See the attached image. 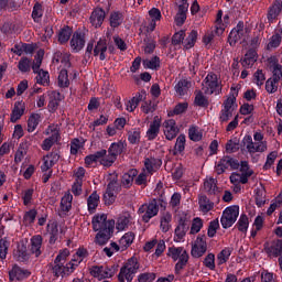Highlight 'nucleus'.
Listing matches in <instances>:
<instances>
[{"mask_svg":"<svg viewBox=\"0 0 282 282\" xmlns=\"http://www.w3.org/2000/svg\"><path fill=\"white\" fill-rule=\"evenodd\" d=\"M95 232V243L99 246L107 245L113 237L115 220L108 219L107 214H95L91 220Z\"/></svg>","mask_w":282,"mask_h":282,"instance_id":"f257e3e1","label":"nucleus"},{"mask_svg":"<svg viewBox=\"0 0 282 282\" xmlns=\"http://www.w3.org/2000/svg\"><path fill=\"white\" fill-rule=\"evenodd\" d=\"M166 256L172 258L175 264V274L180 275L189 261V254L184 247H169Z\"/></svg>","mask_w":282,"mask_h":282,"instance_id":"f03ea898","label":"nucleus"},{"mask_svg":"<svg viewBox=\"0 0 282 282\" xmlns=\"http://www.w3.org/2000/svg\"><path fill=\"white\" fill-rule=\"evenodd\" d=\"M124 150H127V143L123 141L113 142L108 148V155L106 154L105 159H101L100 165L105 167H111L117 161V158L121 155Z\"/></svg>","mask_w":282,"mask_h":282,"instance_id":"7ed1b4c3","label":"nucleus"},{"mask_svg":"<svg viewBox=\"0 0 282 282\" xmlns=\"http://www.w3.org/2000/svg\"><path fill=\"white\" fill-rule=\"evenodd\" d=\"M140 268V264L138 262V259L135 257H131L120 269L118 274L119 282H132L134 276L138 274V270Z\"/></svg>","mask_w":282,"mask_h":282,"instance_id":"20e7f679","label":"nucleus"},{"mask_svg":"<svg viewBox=\"0 0 282 282\" xmlns=\"http://www.w3.org/2000/svg\"><path fill=\"white\" fill-rule=\"evenodd\" d=\"M240 215V206L234 205L223 210V217L220 219L224 229L232 227Z\"/></svg>","mask_w":282,"mask_h":282,"instance_id":"39448f33","label":"nucleus"},{"mask_svg":"<svg viewBox=\"0 0 282 282\" xmlns=\"http://www.w3.org/2000/svg\"><path fill=\"white\" fill-rule=\"evenodd\" d=\"M160 213V206L156 199H152L149 204H143L138 210L141 219L144 224H149L150 219L158 216Z\"/></svg>","mask_w":282,"mask_h":282,"instance_id":"423d86ee","label":"nucleus"},{"mask_svg":"<svg viewBox=\"0 0 282 282\" xmlns=\"http://www.w3.org/2000/svg\"><path fill=\"white\" fill-rule=\"evenodd\" d=\"M239 170L240 162L230 155H224L218 162L215 163V171L217 175H223L226 170Z\"/></svg>","mask_w":282,"mask_h":282,"instance_id":"0eeeda50","label":"nucleus"},{"mask_svg":"<svg viewBox=\"0 0 282 282\" xmlns=\"http://www.w3.org/2000/svg\"><path fill=\"white\" fill-rule=\"evenodd\" d=\"M202 86H204L203 89L205 95H217L219 94V90H221L217 74L213 72L207 74L206 78L202 82Z\"/></svg>","mask_w":282,"mask_h":282,"instance_id":"6e6552de","label":"nucleus"},{"mask_svg":"<svg viewBox=\"0 0 282 282\" xmlns=\"http://www.w3.org/2000/svg\"><path fill=\"white\" fill-rule=\"evenodd\" d=\"M191 219L187 214L183 213L178 218V224L175 229V238L176 242H181L184 240L186 232L189 230Z\"/></svg>","mask_w":282,"mask_h":282,"instance_id":"1a4fd4ad","label":"nucleus"},{"mask_svg":"<svg viewBox=\"0 0 282 282\" xmlns=\"http://www.w3.org/2000/svg\"><path fill=\"white\" fill-rule=\"evenodd\" d=\"M117 269L118 267H116L115 264H112L111 267L95 265L90 269V275L98 280L109 279L113 278Z\"/></svg>","mask_w":282,"mask_h":282,"instance_id":"9d476101","label":"nucleus"},{"mask_svg":"<svg viewBox=\"0 0 282 282\" xmlns=\"http://www.w3.org/2000/svg\"><path fill=\"white\" fill-rule=\"evenodd\" d=\"M206 251H207L206 235L199 234L195 242L192 245L191 256L194 258H202L203 256H205Z\"/></svg>","mask_w":282,"mask_h":282,"instance_id":"9b49d317","label":"nucleus"},{"mask_svg":"<svg viewBox=\"0 0 282 282\" xmlns=\"http://www.w3.org/2000/svg\"><path fill=\"white\" fill-rule=\"evenodd\" d=\"M43 241H44V238L42 235L32 236L30 239V247H29L30 254H33L36 258L42 256L44 251Z\"/></svg>","mask_w":282,"mask_h":282,"instance_id":"f8f14e48","label":"nucleus"},{"mask_svg":"<svg viewBox=\"0 0 282 282\" xmlns=\"http://www.w3.org/2000/svg\"><path fill=\"white\" fill-rule=\"evenodd\" d=\"M31 275H32L31 271H29L26 269H22L21 267H19V264H14L12 270L9 271V280L11 282H13V281L22 282V281L29 279Z\"/></svg>","mask_w":282,"mask_h":282,"instance_id":"ddd939ff","label":"nucleus"},{"mask_svg":"<svg viewBox=\"0 0 282 282\" xmlns=\"http://www.w3.org/2000/svg\"><path fill=\"white\" fill-rule=\"evenodd\" d=\"M163 126L165 128V139L169 141L174 140L180 132V129L176 126V121L174 119H167L164 121Z\"/></svg>","mask_w":282,"mask_h":282,"instance_id":"4468645a","label":"nucleus"},{"mask_svg":"<svg viewBox=\"0 0 282 282\" xmlns=\"http://www.w3.org/2000/svg\"><path fill=\"white\" fill-rule=\"evenodd\" d=\"M263 248H264V252L269 257L278 258L279 256H282V240H279V239L274 240L273 242H271V245L265 242L263 245Z\"/></svg>","mask_w":282,"mask_h":282,"instance_id":"2eb2a0df","label":"nucleus"},{"mask_svg":"<svg viewBox=\"0 0 282 282\" xmlns=\"http://www.w3.org/2000/svg\"><path fill=\"white\" fill-rule=\"evenodd\" d=\"M106 11L102 8H95L91 12L89 21L96 29L101 28L105 22Z\"/></svg>","mask_w":282,"mask_h":282,"instance_id":"dca6fc26","label":"nucleus"},{"mask_svg":"<svg viewBox=\"0 0 282 282\" xmlns=\"http://www.w3.org/2000/svg\"><path fill=\"white\" fill-rule=\"evenodd\" d=\"M282 13V0H273V3L268 9V21L274 23L278 17Z\"/></svg>","mask_w":282,"mask_h":282,"instance_id":"f3484780","label":"nucleus"},{"mask_svg":"<svg viewBox=\"0 0 282 282\" xmlns=\"http://www.w3.org/2000/svg\"><path fill=\"white\" fill-rule=\"evenodd\" d=\"M145 99H147L145 90H141V93H137L135 96L130 98V100L126 104L127 111L134 112L138 109L139 104Z\"/></svg>","mask_w":282,"mask_h":282,"instance_id":"a211bd4d","label":"nucleus"},{"mask_svg":"<svg viewBox=\"0 0 282 282\" xmlns=\"http://www.w3.org/2000/svg\"><path fill=\"white\" fill-rule=\"evenodd\" d=\"M161 119L155 116L153 121L150 123V128L147 131V138L149 141L155 140L160 135Z\"/></svg>","mask_w":282,"mask_h":282,"instance_id":"6ab92c4d","label":"nucleus"},{"mask_svg":"<svg viewBox=\"0 0 282 282\" xmlns=\"http://www.w3.org/2000/svg\"><path fill=\"white\" fill-rule=\"evenodd\" d=\"M107 50H108V44L106 39L100 37L98 42L95 44L94 56L99 55V61L104 62L107 59V55H106Z\"/></svg>","mask_w":282,"mask_h":282,"instance_id":"aec40b11","label":"nucleus"},{"mask_svg":"<svg viewBox=\"0 0 282 282\" xmlns=\"http://www.w3.org/2000/svg\"><path fill=\"white\" fill-rule=\"evenodd\" d=\"M107 150L101 149L95 152V154H89L84 158V163L86 166H91L94 163H101V160L106 159Z\"/></svg>","mask_w":282,"mask_h":282,"instance_id":"412c9836","label":"nucleus"},{"mask_svg":"<svg viewBox=\"0 0 282 282\" xmlns=\"http://www.w3.org/2000/svg\"><path fill=\"white\" fill-rule=\"evenodd\" d=\"M257 61L258 53L254 51V48H249L246 52L245 57L240 59V63L245 68H252Z\"/></svg>","mask_w":282,"mask_h":282,"instance_id":"4be33fe9","label":"nucleus"},{"mask_svg":"<svg viewBox=\"0 0 282 282\" xmlns=\"http://www.w3.org/2000/svg\"><path fill=\"white\" fill-rule=\"evenodd\" d=\"M85 39L82 33L75 32L70 41L73 53H79L85 47Z\"/></svg>","mask_w":282,"mask_h":282,"instance_id":"5701e85b","label":"nucleus"},{"mask_svg":"<svg viewBox=\"0 0 282 282\" xmlns=\"http://www.w3.org/2000/svg\"><path fill=\"white\" fill-rule=\"evenodd\" d=\"M138 169H130L128 172L123 173L121 178V184L124 188H130L134 182V178L138 176Z\"/></svg>","mask_w":282,"mask_h":282,"instance_id":"b1692460","label":"nucleus"},{"mask_svg":"<svg viewBox=\"0 0 282 282\" xmlns=\"http://www.w3.org/2000/svg\"><path fill=\"white\" fill-rule=\"evenodd\" d=\"M26 107L23 101H15L14 108L11 112V122L17 123L19 119L24 115Z\"/></svg>","mask_w":282,"mask_h":282,"instance_id":"393cba45","label":"nucleus"},{"mask_svg":"<svg viewBox=\"0 0 282 282\" xmlns=\"http://www.w3.org/2000/svg\"><path fill=\"white\" fill-rule=\"evenodd\" d=\"M231 96L228 97L227 99H225L224 104H223V109L225 110H229V111H235V104L237 101V97L239 95V90H237V88L231 87Z\"/></svg>","mask_w":282,"mask_h":282,"instance_id":"a878e982","label":"nucleus"},{"mask_svg":"<svg viewBox=\"0 0 282 282\" xmlns=\"http://www.w3.org/2000/svg\"><path fill=\"white\" fill-rule=\"evenodd\" d=\"M100 204V196L97 192H94L88 198H87V210L90 215L95 214L98 206Z\"/></svg>","mask_w":282,"mask_h":282,"instance_id":"bb28decb","label":"nucleus"},{"mask_svg":"<svg viewBox=\"0 0 282 282\" xmlns=\"http://www.w3.org/2000/svg\"><path fill=\"white\" fill-rule=\"evenodd\" d=\"M162 165V160L156 158H145L144 159V167L147 173L153 175L154 169H160Z\"/></svg>","mask_w":282,"mask_h":282,"instance_id":"cd10ccee","label":"nucleus"},{"mask_svg":"<svg viewBox=\"0 0 282 282\" xmlns=\"http://www.w3.org/2000/svg\"><path fill=\"white\" fill-rule=\"evenodd\" d=\"M14 257L18 262L25 263L30 259V253H28V248L24 243L19 245L15 249Z\"/></svg>","mask_w":282,"mask_h":282,"instance_id":"c85d7f7f","label":"nucleus"},{"mask_svg":"<svg viewBox=\"0 0 282 282\" xmlns=\"http://www.w3.org/2000/svg\"><path fill=\"white\" fill-rule=\"evenodd\" d=\"M198 33L196 30H192L187 37L183 40V48L188 51L195 47V43L197 42Z\"/></svg>","mask_w":282,"mask_h":282,"instance_id":"c756f323","label":"nucleus"},{"mask_svg":"<svg viewBox=\"0 0 282 282\" xmlns=\"http://www.w3.org/2000/svg\"><path fill=\"white\" fill-rule=\"evenodd\" d=\"M123 21L124 15L121 13V11H112L109 17V24L112 29H117L122 25Z\"/></svg>","mask_w":282,"mask_h":282,"instance_id":"7c9ffc66","label":"nucleus"},{"mask_svg":"<svg viewBox=\"0 0 282 282\" xmlns=\"http://www.w3.org/2000/svg\"><path fill=\"white\" fill-rule=\"evenodd\" d=\"M194 106L200 107L203 109H207L209 106L208 97L202 90L195 91Z\"/></svg>","mask_w":282,"mask_h":282,"instance_id":"2f4dec72","label":"nucleus"},{"mask_svg":"<svg viewBox=\"0 0 282 282\" xmlns=\"http://www.w3.org/2000/svg\"><path fill=\"white\" fill-rule=\"evenodd\" d=\"M134 239H135V235L133 232L124 234L119 240V246H120L121 251H124L128 248H130V246L133 243Z\"/></svg>","mask_w":282,"mask_h":282,"instance_id":"473e14b6","label":"nucleus"},{"mask_svg":"<svg viewBox=\"0 0 282 282\" xmlns=\"http://www.w3.org/2000/svg\"><path fill=\"white\" fill-rule=\"evenodd\" d=\"M42 121V116L39 112H33L28 119V132H34Z\"/></svg>","mask_w":282,"mask_h":282,"instance_id":"72a5a7b5","label":"nucleus"},{"mask_svg":"<svg viewBox=\"0 0 282 282\" xmlns=\"http://www.w3.org/2000/svg\"><path fill=\"white\" fill-rule=\"evenodd\" d=\"M198 206L203 213H209L214 209L215 204L206 195H203L198 197Z\"/></svg>","mask_w":282,"mask_h":282,"instance_id":"f704fd0d","label":"nucleus"},{"mask_svg":"<svg viewBox=\"0 0 282 282\" xmlns=\"http://www.w3.org/2000/svg\"><path fill=\"white\" fill-rule=\"evenodd\" d=\"M191 86H192V82H189L187 79H181L175 85V91L177 95L184 96L187 94Z\"/></svg>","mask_w":282,"mask_h":282,"instance_id":"c9c22d12","label":"nucleus"},{"mask_svg":"<svg viewBox=\"0 0 282 282\" xmlns=\"http://www.w3.org/2000/svg\"><path fill=\"white\" fill-rule=\"evenodd\" d=\"M70 85V82L68 79V72L66 68H62V70L58 74L57 78V86L62 89L68 88Z\"/></svg>","mask_w":282,"mask_h":282,"instance_id":"e433bc0d","label":"nucleus"},{"mask_svg":"<svg viewBox=\"0 0 282 282\" xmlns=\"http://www.w3.org/2000/svg\"><path fill=\"white\" fill-rule=\"evenodd\" d=\"M204 189L209 195H217L219 193V189L217 187V180L212 177V178L205 181L204 182Z\"/></svg>","mask_w":282,"mask_h":282,"instance_id":"4c0bfd02","label":"nucleus"},{"mask_svg":"<svg viewBox=\"0 0 282 282\" xmlns=\"http://www.w3.org/2000/svg\"><path fill=\"white\" fill-rule=\"evenodd\" d=\"M234 249L230 247L224 248L220 253L217 256V264L223 265L227 263L230 259V256L232 253Z\"/></svg>","mask_w":282,"mask_h":282,"instance_id":"58836bf2","label":"nucleus"},{"mask_svg":"<svg viewBox=\"0 0 282 282\" xmlns=\"http://www.w3.org/2000/svg\"><path fill=\"white\" fill-rule=\"evenodd\" d=\"M172 215L170 212L163 214L160 220V228L163 232H167L171 229Z\"/></svg>","mask_w":282,"mask_h":282,"instance_id":"ea45409f","label":"nucleus"},{"mask_svg":"<svg viewBox=\"0 0 282 282\" xmlns=\"http://www.w3.org/2000/svg\"><path fill=\"white\" fill-rule=\"evenodd\" d=\"M44 15V9L43 6L39 2H36L32 10V19L35 23H40L42 21V18Z\"/></svg>","mask_w":282,"mask_h":282,"instance_id":"a19ab883","label":"nucleus"},{"mask_svg":"<svg viewBox=\"0 0 282 282\" xmlns=\"http://www.w3.org/2000/svg\"><path fill=\"white\" fill-rule=\"evenodd\" d=\"M188 139L193 142H199L203 140V132L199 131L197 126H191L188 129Z\"/></svg>","mask_w":282,"mask_h":282,"instance_id":"79ce46f5","label":"nucleus"},{"mask_svg":"<svg viewBox=\"0 0 282 282\" xmlns=\"http://www.w3.org/2000/svg\"><path fill=\"white\" fill-rule=\"evenodd\" d=\"M50 269L52 270V274L55 279L65 278L64 274V263L62 262H54V264H51Z\"/></svg>","mask_w":282,"mask_h":282,"instance_id":"37998d69","label":"nucleus"},{"mask_svg":"<svg viewBox=\"0 0 282 282\" xmlns=\"http://www.w3.org/2000/svg\"><path fill=\"white\" fill-rule=\"evenodd\" d=\"M270 72L272 73V77L274 80L280 82L282 79V65L278 64L276 61L272 62L270 65Z\"/></svg>","mask_w":282,"mask_h":282,"instance_id":"c03bdc74","label":"nucleus"},{"mask_svg":"<svg viewBox=\"0 0 282 282\" xmlns=\"http://www.w3.org/2000/svg\"><path fill=\"white\" fill-rule=\"evenodd\" d=\"M185 143H186V135L185 134H180L176 138V144H175V149H174L173 154L177 155V154L184 153Z\"/></svg>","mask_w":282,"mask_h":282,"instance_id":"a18cd8bd","label":"nucleus"},{"mask_svg":"<svg viewBox=\"0 0 282 282\" xmlns=\"http://www.w3.org/2000/svg\"><path fill=\"white\" fill-rule=\"evenodd\" d=\"M73 203V195L70 193H66L61 200V207L63 213H69Z\"/></svg>","mask_w":282,"mask_h":282,"instance_id":"49530a36","label":"nucleus"},{"mask_svg":"<svg viewBox=\"0 0 282 282\" xmlns=\"http://www.w3.org/2000/svg\"><path fill=\"white\" fill-rule=\"evenodd\" d=\"M160 57L159 56H154L151 59L147 58L142 61V66L144 68H149V69H158L160 68Z\"/></svg>","mask_w":282,"mask_h":282,"instance_id":"de8ad7c7","label":"nucleus"},{"mask_svg":"<svg viewBox=\"0 0 282 282\" xmlns=\"http://www.w3.org/2000/svg\"><path fill=\"white\" fill-rule=\"evenodd\" d=\"M73 34V30L69 26H64L58 33V42L65 44L68 42Z\"/></svg>","mask_w":282,"mask_h":282,"instance_id":"09e8293b","label":"nucleus"},{"mask_svg":"<svg viewBox=\"0 0 282 282\" xmlns=\"http://www.w3.org/2000/svg\"><path fill=\"white\" fill-rule=\"evenodd\" d=\"M235 227H238V230L241 232H247L249 228V218L247 214H241Z\"/></svg>","mask_w":282,"mask_h":282,"instance_id":"8fccbe9b","label":"nucleus"},{"mask_svg":"<svg viewBox=\"0 0 282 282\" xmlns=\"http://www.w3.org/2000/svg\"><path fill=\"white\" fill-rule=\"evenodd\" d=\"M52 95H53V98H51V100L48 101V112L54 113L56 112L57 107L59 105L58 101L61 100L59 99L61 94L53 91Z\"/></svg>","mask_w":282,"mask_h":282,"instance_id":"3c124183","label":"nucleus"},{"mask_svg":"<svg viewBox=\"0 0 282 282\" xmlns=\"http://www.w3.org/2000/svg\"><path fill=\"white\" fill-rule=\"evenodd\" d=\"M32 61L28 57H22L18 63V68L21 73L26 74L31 72Z\"/></svg>","mask_w":282,"mask_h":282,"instance_id":"603ef678","label":"nucleus"},{"mask_svg":"<svg viewBox=\"0 0 282 282\" xmlns=\"http://www.w3.org/2000/svg\"><path fill=\"white\" fill-rule=\"evenodd\" d=\"M36 216H37V210L34 208L25 212L23 217L24 225H29V226L34 225Z\"/></svg>","mask_w":282,"mask_h":282,"instance_id":"864d4df0","label":"nucleus"},{"mask_svg":"<svg viewBox=\"0 0 282 282\" xmlns=\"http://www.w3.org/2000/svg\"><path fill=\"white\" fill-rule=\"evenodd\" d=\"M185 36H186L185 30H180L173 34L171 42L173 45H181V44L184 45Z\"/></svg>","mask_w":282,"mask_h":282,"instance_id":"5fc2aeb1","label":"nucleus"},{"mask_svg":"<svg viewBox=\"0 0 282 282\" xmlns=\"http://www.w3.org/2000/svg\"><path fill=\"white\" fill-rule=\"evenodd\" d=\"M36 83L41 86H47L50 83V73L41 69V72L37 73Z\"/></svg>","mask_w":282,"mask_h":282,"instance_id":"6e6d98bb","label":"nucleus"},{"mask_svg":"<svg viewBox=\"0 0 282 282\" xmlns=\"http://www.w3.org/2000/svg\"><path fill=\"white\" fill-rule=\"evenodd\" d=\"M34 197V188H26L22 192L21 198L25 206H29Z\"/></svg>","mask_w":282,"mask_h":282,"instance_id":"4d7b16f0","label":"nucleus"},{"mask_svg":"<svg viewBox=\"0 0 282 282\" xmlns=\"http://www.w3.org/2000/svg\"><path fill=\"white\" fill-rule=\"evenodd\" d=\"M84 148V143L80 142L79 138H73L70 142V154L77 155L79 150Z\"/></svg>","mask_w":282,"mask_h":282,"instance_id":"13d9d810","label":"nucleus"},{"mask_svg":"<svg viewBox=\"0 0 282 282\" xmlns=\"http://www.w3.org/2000/svg\"><path fill=\"white\" fill-rule=\"evenodd\" d=\"M203 264L209 270H216V256L214 253H209L205 257Z\"/></svg>","mask_w":282,"mask_h":282,"instance_id":"bf43d9fd","label":"nucleus"},{"mask_svg":"<svg viewBox=\"0 0 282 282\" xmlns=\"http://www.w3.org/2000/svg\"><path fill=\"white\" fill-rule=\"evenodd\" d=\"M278 87H279V82L272 77H270L267 82H265V90L269 94H274L278 91Z\"/></svg>","mask_w":282,"mask_h":282,"instance_id":"052dcab7","label":"nucleus"},{"mask_svg":"<svg viewBox=\"0 0 282 282\" xmlns=\"http://www.w3.org/2000/svg\"><path fill=\"white\" fill-rule=\"evenodd\" d=\"M128 140L131 144H138L141 140L140 129H134L128 132Z\"/></svg>","mask_w":282,"mask_h":282,"instance_id":"680f3d73","label":"nucleus"},{"mask_svg":"<svg viewBox=\"0 0 282 282\" xmlns=\"http://www.w3.org/2000/svg\"><path fill=\"white\" fill-rule=\"evenodd\" d=\"M264 80H265V74L263 73V69H258L253 74V83H256V85L259 88H261L263 86Z\"/></svg>","mask_w":282,"mask_h":282,"instance_id":"e2e57ef3","label":"nucleus"},{"mask_svg":"<svg viewBox=\"0 0 282 282\" xmlns=\"http://www.w3.org/2000/svg\"><path fill=\"white\" fill-rule=\"evenodd\" d=\"M204 227V221L202 218H194L191 226V234L195 235L202 230Z\"/></svg>","mask_w":282,"mask_h":282,"instance_id":"0e129e2a","label":"nucleus"},{"mask_svg":"<svg viewBox=\"0 0 282 282\" xmlns=\"http://www.w3.org/2000/svg\"><path fill=\"white\" fill-rule=\"evenodd\" d=\"M10 243L7 238H1L0 240V258L3 260L8 256Z\"/></svg>","mask_w":282,"mask_h":282,"instance_id":"69168bd1","label":"nucleus"},{"mask_svg":"<svg viewBox=\"0 0 282 282\" xmlns=\"http://www.w3.org/2000/svg\"><path fill=\"white\" fill-rule=\"evenodd\" d=\"M156 279V274L153 272H144L138 275L139 282H153Z\"/></svg>","mask_w":282,"mask_h":282,"instance_id":"338daca9","label":"nucleus"},{"mask_svg":"<svg viewBox=\"0 0 282 282\" xmlns=\"http://www.w3.org/2000/svg\"><path fill=\"white\" fill-rule=\"evenodd\" d=\"M276 156L278 153L276 152H271L269 153L268 158H267V162L263 165V170H270L272 167V165L274 164V162L276 161Z\"/></svg>","mask_w":282,"mask_h":282,"instance_id":"774afa93","label":"nucleus"}]
</instances>
